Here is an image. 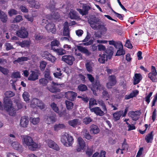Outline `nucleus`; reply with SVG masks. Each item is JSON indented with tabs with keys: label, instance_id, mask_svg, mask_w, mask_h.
<instances>
[{
	"label": "nucleus",
	"instance_id": "f257e3e1",
	"mask_svg": "<svg viewBox=\"0 0 157 157\" xmlns=\"http://www.w3.org/2000/svg\"><path fill=\"white\" fill-rule=\"evenodd\" d=\"M56 3L54 0L51 1L46 6L48 9H49L52 12L51 15H42L43 19L42 20V25H44L45 24L48 22V20H53L57 19L59 18L60 16L57 12H56V9H55Z\"/></svg>",
	"mask_w": 157,
	"mask_h": 157
},
{
	"label": "nucleus",
	"instance_id": "f03ea898",
	"mask_svg": "<svg viewBox=\"0 0 157 157\" xmlns=\"http://www.w3.org/2000/svg\"><path fill=\"white\" fill-rule=\"evenodd\" d=\"M4 94L6 96L4 99V105L5 109L9 113L10 116H13L16 113L15 109L12 106V102L9 98L13 96L15 94L10 91L6 92Z\"/></svg>",
	"mask_w": 157,
	"mask_h": 157
},
{
	"label": "nucleus",
	"instance_id": "7ed1b4c3",
	"mask_svg": "<svg viewBox=\"0 0 157 157\" xmlns=\"http://www.w3.org/2000/svg\"><path fill=\"white\" fill-rule=\"evenodd\" d=\"M88 21L90 27L94 29L100 30L102 32H105L107 30L105 25L100 19L94 17L90 18Z\"/></svg>",
	"mask_w": 157,
	"mask_h": 157
},
{
	"label": "nucleus",
	"instance_id": "20e7f679",
	"mask_svg": "<svg viewBox=\"0 0 157 157\" xmlns=\"http://www.w3.org/2000/svg\"><path fill=\"white\" fill-rule=\"evenodd\" d=\"M23 144L28 146L29 149L36 150L39 147V145L33 141L32 138L28 135L23 136L22 140Z\"/></svg>",
	"mask_w": 157,
	"mask_h": 157
},
{
	"label": "nucleus",
	"instance_id": "39448f33",
	"mask_svg": "<svg viewBox=\"0 0 157 157\" xmlns=\"http://www.w3.org/2000/svg\"><path fill=\"white\" fill-rule=\"evenodd\" d=\"M30 106L33 108H37L38 107L41 109L45 107V105L42 101L36 98H33L32 99Z\"/></svg>",
	"mask_w": 157,
	"mask_h": 157
},
{
	"label": "nucleus",
	"instance_id": "423d86ee",
	"mask_svg": "<svg viewBox=\"0 0 157 157\" xmlns=\"http://www.w3.org/2000/svg\"><path fill=\"white\" fill-rule=\"evenodd\" d=\"M16 34L18 37L22 38H27L28 36V32L24 27H21L16 32Z\"/></svg>",
	"mask_w": 157,
	"mask_h": 157
},
{
	"label": "nucleus",
	"instance_id": "0eeeda50",
	"mask_svg": "<svg viewBox=\"0 0 157 157\" xmlns=\"http://www.w3.org/2000/svg\"><path fill=\"white\" fill-rule=\"evenodd\" d=\"M157 72L156 71L155 68L153 66L151 67V72L148 74V77L153 82H157L156 75Z\"/></svg>",
	"mask_w": 157,
	"mask_h": 157
},
{
	"label": "nucleus",
	"instance_id": "6e6552de",
	"mask_svg": "<svg viewBox=\"0 0 157 157\" xmlns=\"http://www.w3.org/2000/svg\"><path fill=\"white\" fill-rule=\"evenodd\" d=\"M78 145L77 148V151L79 152L83 150L85 147V142L83 139L80 137L78 138Z\"/></svg>",
	"mask_w": 157,
	"mask_h": 157
},
{
	"label": "nucleus",
	"instance_id": "1a4fd4ad",
	"mask_svg": "<svg viewBox=\"0 0 157 157\" xmlns=\"http://www.w3.org/2000/svg\"><path fill=\"white\" fill-rule=\"evenodd\" d=\"M77 94L72 91H68L65 93L64 95L67 99L71 101H74L77 96Z\"/></svg>",
	"mask_w": 157,
	"mask_h": 157
},
{
	"label": "nucleus",
	"instance_id": "9d476101",
	"mask_svg": "<svg viewBox=\"0 0 157 157\" xmlns=\"http://www.w3.org/2000/svg\"><path fill=\"white\" fill-rule=\"evenodd\" d=\"M140 113H141L140 111L137 110L135 111H130L128 114V116L131 117L133 120L136 121L139 119V116Z\"/></svg>",
	"mask_w": 157,
	"mask_h": 157
},
{
	"label": "nucleus",
	"instance_id": "9b49d317",
	"mask_svg": "<svg viewBox=\"0 0 157 157\" xmlns=\"http://www.w3.org/2000/svg\"><path fill=\"white\" fill-rule=\"evenodd\" d=\"M109 82L107 83V87L108 88H111L114 86L116 83V77L114 75H110L108 77Z\"/></svg>",
	"mask_w": 157,
	"mask_h": 157
},
{
	"label": "nucleus",
	"instance_id": "f8f14e48",
	"mask_svg": "<svg viewBox=\"0 0 157 157\" xmlns=\"http://www.w3.org/2000/svg\"><path fill=\"white\" fill-rule=\"evenodd\" d=\"M62 60L68 64L71 65L72 64L75 59L72 56H64L62 57Z\"/></svg>",
	"mask_w": 157,
	"mask_h": 157
},
{
	"label": "nucleus",
	"instance_id": "ddd939ff",
	"mask_svg": "<svg viewBox=\"0 0 157 157\" xmlns=\"http://www.w3.org/2000/svg\"><path fill=\"white\" fill-rule=\"evenodd\" d=\"M90 111L91 112L94 113L97 116H103L105 114V113L103 110H102L101 109L98 107H96L90 109Z\"/></svg>",
	"mask_w": 157,
	"mask_h": 157
},
{
	"label": "nucleus",
	"instance_id": "4468645a",
	"mask_svg": "<svg viewBox=\"0 0 157 157\" xmlns=\"http://www.w3.org/2000/svg\"><path fill=\"white\" fill-rule=\"evenodd\" d=\"M28 117L26 116L22 117L20 121V126L23 128L27 127L29 124Z\"/></svg>",
	"mask_w": 157,
	"mask_h": 157
},
{
	"label": "nucleus",
	"instance_id": "2eb2a0df",
	"mask_svg": "<svg viewBox=\"0 0 157 157\" xmlns=\"http://www.w3.org/2000/svg\"><path fill=\"white\" fill-rule=\"evenodd\" d=\"M46 142L49 147L57 151L59 150V146L53 141L51 140H48Z\"/></svg>",
	"mask_w": 157,
	"mask_h": 157
},
{
	"label": "nucleus",
	"instance_id": "dca6fc26",
	"mask_svg": "<svg viewBox=\"0 0 157 157\" xmlns=\"http://www.w3.org/2000/svg\"><path fill=\"white\" fill-rule=\"evenodd\" d=\"M45 28L48 32H51L54 34L56 33V29L55 27V25L53 23L51 22L48 23L46 25Z\"/></svg>",
	"mask_w": 157,
	"mask_h": 157
},
{
	"label": "nucleus",
	"instance_id": "f3484780",
	"mask_svg": "<svg viewBox=\"0 0 157 157\" xmlns=\"http://www.w3.org/2000/svg\"><path fill=\"white\" fill-rule=\"evenodd\" d=\"M52 85H53V86H52L50 87H47L48 89L52 93H55L60 91V90L59 89L57 88L56 87L54 86L56 85H59V84L58 83H56L52 81Z\"/></svg>",
	"mask_w": 157,
	"mask_h": 157
},
{
	"label": "nucleus",
	"instance_id": "a211bd4d",
	"mask_svg": "<svg viewBox=\"0 0 157 157\" xmlns=\"http://www.w3.org/2000/svg\"><path fill=\"white\" fill-rule=\"evenodd\" d=\"M63 35L64 36L70 37L68 23L67 22H66L63 25Z\"/></svg>",
	"mask_w": 157,
	"mask_h": 157
},
{
	"label": "nucleus",
	"instance_id": "6ab92c4d",
	"mask_svg": "<svg viewBox=\"0 0 157 157\" xmlns=\"http://www.w3.org/2000/svg\"><path fill=\"white\" fill-rule=\"evenodd\" d=\"M31 74L30 75L28 79L29 80L35 81L38 79V75L36 72L32 71H31Z\"/></svg>",
	"mask_w": 157,
	"mask_h": 157
},
{
	"label": "nucleus",
	"instance_id": "aec40b11",
	"mask_svg": "<svg viewBox=\"0 0 157 157\" xmlns=\"http://www.w3.org/2000/svg\"><path fill=\"white\" fill-rule=\"evenodd\" d=\"M90 8V7L88 6H83V10L80 9H77V10L81 14L84 15L87 14L88 11Z\"/></svg>",
	"mask_w": 157,
	"mask_h": 157
},
{
	"label": "nucleus",
	"instance_id": "412c9836",
	"mask_svg": "<svg viewBox=\"0 0 157 157\" xmlns=\"http://www.w3.org/2000/svg\"><path fill=\"white\" fill-rule=\"evenodd\" d=\"M134 81L133 84L136 85L138 84L142 79V76L140 73H136L133 77Z\"/></svg>",
	"mask_w": 157,
	"mask_h": 157
},
{
	"label": "nucleus",
	"instance_id": "4be33fe9",
	"mask_svg": "<svg viewBox=\"0 0 157 157\" xmlns=\"http://www.w3.org/2000/svg\"><path fill=\"white\" fill-rule=\"evenodd\" d=\"M56 119V117L55 115H52L48 116L46 120V122L48 124H51L55 122Z\"/></svg>",
	"mask_w": 157,
	"mask_h": 157
},
{
	"label": "nucleus",
	"instance_id": "5701e85b",
	"mask_svg": "<svg viewBox=\"0 0 157 157\" xmlns=\"http://www.w3.org/2000/svg\"><path fill=\"white\" fill-rule=\"evenodd\" d=\"M90 132L91 134H97L99 132V129L98 126L94 125L92 124L90 127Z\"/></svg>",
	"mask_w": 157,
	"mask_h": 157
},
{
	"label": "nucleus",
	"instance_id": "b1692460",
	"mask_svg": "<svg viewBox=\"0 0 157 157\" xmlns=\"http://www.w3.org/2000/svg\"><path fill=\"white\" fill-rule=\"evenodd\" d=\"M68 123L70 125L73 127H75L77 125H80L81 122L78 119H75L69 121Z\"/></svg>",
	"mask_w": 157,
	"mask_h": 157
},
{
	"label": "nucleus",
	"instance_id": "393cba45",
	"mask_svg": "<svg viewBox=\"0 0 157 157\" xmlns=\"http://www.w3.org/2000/svg\"><path fill=\"white\" fill-rule=\"evenodd\" d=\"M77 48L78 50L87 56H89L91 54L86 48L83 46H77Z\"/></svg>",
	"mask_w": 157,
	"mask_h": 157
},
{
	"label": "nucleus",
	"instance_id": "a878e982",
	"mask_svg": "<svg viewBox=\"0 0 157 157\" xmlns=\"http://www.w3.org/2000/svg\"><path fill=\"white\" fill-rule=\"evenodd\" d=\"M69 17L72 19H77L78 18L77 13L73 10H70Z\"/></svg>",
	"mask_w": 157,
	"mask_h": 157
},
{
	"label": "nucleus",
	"instance_id": "bb28decb",
	"mask_svg": "<svg viewBox=\"0 0 157 157\" xmlns=\"http://www.w3.org/2000/svg\"><path fill=\"white\" fill-rule=\"evenodd\" d=\"M81 134L83 137L87 140H89L92 139V136L86 129H84L81 132Z\"/></svg>",
	"mask_w": 157,
	"mask_h": 157
},
{
	"label": "nucleus",
	"instance_id": "cd10ccee",
	"mask_svg": "<svg viewBox=\"0 0 157 157\" xmlns=\"http://www.w3.org/2000/svg\"><path fill=\"white\" fill-rule=\"evenodd\" d=\"M68 134L66 132L63 135L61 139V141L63 144L65 146L68 145V142H67Z\"/></svg>",
	"mask_w": 157,
	"mask_h": 157
},
{
	"label": "nucleus",
	"instance_id": "c85d7f7f",
	"mask_svg": "<svg viewBox=\"0 0 157 157\" xmlns=\"http://www.w3.org/2000/svg\"><path fill=\"white\" fill-rule=\"evenodd\" d=\"M19 46L21 47H29L30 45V41L28 40H24L22 42H18L17 43Z\"/></svg>",
	"mask_w": 157,
	"mask_h": 157
},
{
	"label": "nucleus",
	"instance_id": "c756f323",
	"mask_svg": "<svg viewBox=\"0 0 157 157\" xmlns=\"http://www.w3.org/2000/svg\"><path fill=\"white\" fill-rule=\"evenodd\" d=\"M122 112L120 111L116 112L113 114L114 119L115 121H117L120 119L121 117H122Z\"/></svg>",
	"mask_w": 157,
	"mask_h": 157
},
{
	"label": "nucleus",
	"instance_id": "7c9ffc66",
	"mask_svg": "<svg viewBox=\"0 0 157 157\" xmlns=\"http://www.w3.org/2000/svg\"><path fill=\"white\" fill-rule=\"evenodd\" d=\"M97 101L94 98H90L89 100V108L90 109V111L91 109L93 108L92 107L94 105H97Z\"/></svg>",
	"mask_w": 157,
	"mask_h": 157
},
{
	"label": "nucleus",
	"instance_id": "2f4dec72",
	"mask_svg": "<svg viewBox=\"0 0 157 157\" xmlns=\"http://www.w3.org/2000/svg\"><path fill=\"white\" fill-rule=\"evenodd\" d=\"M29 120L30 122L33 125L38 124L40 121V119L39 117H30Z\"/></svg>",
	"mask_w": 157,
	"mask_h": 157
},
{
	"label": "nucleus",
	"instance_id": "473e14b6",
	"mask_svg": "<svg viewBox=\"0 0 157 157\" xmlns=\"http://www.w3.org/2000/svg\"><path fill=\"white\" fill-rule=\"evenodd\" d=\"M98 103L101 107L103 110L105 112V113L107 112V109L105 104L102 100H98L97 101Z\"/></svg>",
	"mask_w": 157,
	"mask_h": 157
},
{
	"label": "nucleus",
	"instance_id": "72a5a7b5",
	"mask_svg": "<svg viewBox=\"0 0 157 157\" xmlns=\"http://www.w3.org/2000/svg\"><path fill=\"white\" fill-rule=\"evenodd\" d=\"M145 139L146 142L147 143L151 142L153 139L152 132H151L147 135H146Z\"/></svg>",
	"mask_w": 157,
	"mask_h": 157
},
{
	"label": "nucleus",
	"instance_id": "f704fd0d",
	"mask_svg": "<svg viewBox=\"0 0 157 157\" xmlns=\"http://www.w3.org/2000/svg\"><path fill=\"white\" fill-rule=\"evenodd\" d=\"M22 97L25 101L26 102H29L30 100V95L27 92H24L22 94Z\"/></svg>",
	"mask_w": 157,
	"mask_h": 157
},
{
	"label": "nucleus",
	"instance_id": "c9c22d12",
	"mask_svg": "<svg viewBox=\"0 0 157 157\" xmlns=\"http://www.w3.org/2000/svg\"><path fill=\"white\" fill-rule=\"evenodd\" d=\"M11 145L13 148L17 150H19L20 148L21 147V145H20L19 143L17 142L12 143Z\"/></svg>",
	"mask_w": 157,
	"mask_h": 157
},
{
	"label": "nucleus",
	"instance_id": "e433bc0d",
	"mask_svg": "<svg viewBox=\"0 0 157 157\" xmlns=\"http://www.w3.org/2000/svg\"><path fill=\"white\" fill-rule=\"evenodd\" d=\"M99 56H100V57L98 59V61L101 63H104L105 60H107V59L106 55L104 54L101 56L100 54Z\"/></svg>",
	"mask_w": 157,
	"mask_h": 157
},
{
	"label": "nucleus",
	"instance_id": "4c0bfd02",
	"mask_svg": "<svg viewBox=\"0 0 157 157\" xmlns=\"http://www.w3.org/2000/svg\"><path fill=\"white\" fill-rule=\"evenodd\" d=\"M65 126L63 124H56L54 126V129L55 131H58L61 129L65 128Z\"/></svg>",
	"mask_w": 157,
	"mask_h": 157
},
{
	"label": "nucleus",
	"instance_id": "58836bf2",
	"mask_svg": "<svg viewBox=\"0 0 157 157\" xmlns=\"http://www.w3.org/2000/svg\"><path fill=\"white\" fill-rule=\"evenodd\" d=\"M29 59L27 57H22L18 58L17 59L14 61V63H15V62H17L20 63L23 62L27 61Z\"/></svg>",
	"mask_w": 157,
	"mask_h": 157
},
{
	"label": "nucleus",
	"instance_id": "ea45409f",
	"mask_svg": "<svg viewBox=\"0 0 157 157\" xmlns=\"http://www.w3.org/2000/svg\"><path fill=\"white\" fill-rule=\"evenodd\" d=\"M65 103L67 109L71 110L73 108L74 105L72 102L67 100L66 101Z\"/></svg>",
	"mask_w": 157,
	"mask_h": 157
},
{
	"label": "nucleus",
	"instance_id": "a19ab883",
	"mask_svg": "<svg viewBox=\"0 0 157 157\" xmlns=\"http://www.w3.org/2000/svg\"><path fill=\"white\" fill-rule=\"evenodd\" d=\"M53 50L56 52L59 55H62L66 53V51L63 48L56 49L54 48Z\"/></svg>",
	"mask_w": 157,
	"mask_h": 157
},
{
	"label": "nucleus",
	"instance_id": "79ce46f5",
	"mask_svg": "<svg viewBox=\"0 0 157 157\" xmlns=\"http://www.w3.org/2000/svg\"><path fill=\"white\" fill-rule=\"evenodd\" d=\"M50 106L52 109L56 113H58L59 109L57 105L54 102L51 103Z\"/></svg>",
	"mask_w": 157,
	"mask_h": 157
},
{
	"label": "nucleus",
	"instance_id": "37998d69",
	"mask_svg": "<svg viewBox=\"0 0 157 157\" xmlns=\"http://www.w3.org/2000/svg\"><path fill=\"white\" fill-rule=\"evenodd\" d=\"M59 42L58 40H54L51 42V46L52 49L53 50H54V48H54V47L55 46L58 47L59 46Z\"/></svg>",
	"mask_w": 157,
	"mask_h": 157
},
{
	"label": "nucleus",
	"instance_id": "c03bdc74",
	"mask_svg": "<svg viewBox=\"0 0 157 157\" xmlns=\"http://www.w3.org/2000/svg\"><path fill=\"white\" fill-rule=\"evenodd\" d=\"M85 65L87 71L89 72H91L92 71V63L89 61H87Z\"/></svg>",
	"mask_w": 157,
	"mask_h": 157
},
{
	"label": "nucleus",
	"instance_id": "a18cd8bd",
	"mask_svg": "<svg viewBox=\"0 0 157 157\" xmlns=\"http://www.w3.org/2000/svg\"><path fill=\"white\" fill-rule=\"evenodd\" d=\"M67 142H68V145L67 146H70L73 142V137L68 134Z\"/></svg>",
	"mask_w": 157,
	"mask_h": 157
},
{
	"label": "nucleus",
	"instance_id": "49530a36",
	"mask_svg": "<svg viewBox=\"0 0 157 157\" xmlns=\"http://www.w3.org/2000/svg\"><path fill=\"white\" fill-rule=\"evenodd\" d=\"M39 82L40 84L43 86H46L48 82V81L44 78L40 79Z\"/></svg>",
	"mask_w": 157,
	"mask_h": 157
},
{
	"label": "nucleus",
	"instance_id": "de8ad7c7",
	"mask_svg": "<svg viewBox=\"0 0 157 157\" xmlns=\"http://www.w3.org/2000/svg\"><path fill=\"white\" fill-rule=\"evenodd\" d=\"M0 19L3 22H6L7 21V16L3 12L2 13V15L0 16Z\"/></svg>",
	"mask_w": 157,
	"mask_h": 157
},
{
	"label": "nucleus",
	"instance_id": "09e8293b",
	"mask_svg": "<svg viewBox=\"0 0 157 157\" xmlns=\"http://www.w3.org/2000/svg\"><path fill=\"white\" fill-rule=\"evenodd\" d=\"M50 70L46 69L44 72V76L46 78H48L49 80H51V78L50 76Z\"/></svg>",
	"mask_w": 157,
	"mask_h": 157
},
{
	"label": "nucleus",
	"instance_id": "8fccbe9b",
	"mask_svg": "<svg viewBox=\"0 0 157 157\" xmlns=\"http://www.w3.org/2000/svg\"><path fill=\"white\" fill-rule=\"evenodd\" d=\"M47 63L44 61H41L40 62V70L43 71L47 65Z\"/></svg>",
	"mask_w": 157,
	"mask_h": 157
},
{
	"label": "nucleus",
	"instance_id": "3c124183",
	"mask_svg": "<svg viewBox=\"0 0 157 157\" xmlns=\"http://www.w3.org/2000/svg\"><path fill=\"white\" fill-rule=\"evenodd\" d=\"M23 20L22 17L20 15L17 16L14 18L13 20V22L18 23Z\"/></svg>",
	"mask_w": 157,
	"mask_h": 157
},
{
	"label": "nucleus",
	"instance_id": "603ef678",
	"mask_svg": "<svg viewBox=\"0 0 157 157\" xmlns=\"http://www.w3.org/2000/svg\"><path fill=\"white\" fill-rule=\"evenodd\" d=\"M125 51L123 50V48H119L117 52L116 55L117 56H120L124 55L125 54Z\"/></svg>",
	"mask_w": 157,
	"mask_h": 157
},
{
	"label": "nucleus",
	"instance_id": "864d4df0",
	"mask_svg": "<svg viewBox=\"0 0 157 157\" xmlns=\"http://www.w3.org/2000/svg\"><path fill=\"white\" fill-rule=\"evenodd\" d=\"M92 121V119L90 117H86L84 118L83 120V122L86 124H89Z\"/></svg>",
	"mask_w": 157,
	"mask_h": 157
},
{
	"label": "nucleus",
	"instance_id": "5fc2aeb1",
	"mask_svg": "<svg viewBox=\"0 0 157 157\" xmlns=\"http://www.w3.org/2000/svg\"><path fill=\"white\" fill-rule=\"evenodd\" d=\"M78 90L81 91H85L87 89V87L85 85L80 84L78 86Z\"/></svg>",
	"mask_w": 157,
	"mask_h": 157
},
{
	"label": "nucleus",
	"instance_id": "6e6d98bb",
	"mask_svg": "<svg viewBox=\"0 0 157 157\" xmlns=\"http://www.w3.org/2000/svg\"><path fill=\"white\" fill-rule=\"evenodd\" d=\"M152 94V92H150L144 98L145 101L147 104H148L150 102V98Z\"/></svg>",
	"mask_w": 157,
	"mask_h": 157
},
{
	"label": "nucleus",
	"instance_id": "4d7b16f0",
	"mask_svg": "<svg viewBox=\"0 0 157 157\" xmlns=\"http://www.w3.org/2000/svg\"><path fill=\"white\" fill-rule=\"evenodd\" d=\"M17 11L14 9L10 10L8 12L9 16H12L13 15L17 14Z\"/></svg>",
	"mask_w": 157,
	"mask_h": 157
},
{
	"label": "nucleus",
	"instance_id": "13d9d810",
	"mask_svg": "<svg viewBox=\"0 0 157 157\" xmlns=\"http://www.w3.org/2000/svg\"><path fill=\"white\" fill-rule=\"evenodd\" d=\"M0 71L4 75H6L9 73V71L7 69L4 68L0 66Z\"/></svg>",
	"mask_w": 157,
	"mask_h": 157
},
{
	"label": "nucleus",
	"instance_id": "bf43d9fd",
	"mask_svg": "<svg viewBox=\"0 0 157 157\" xmlns=\"http://www.w3.org/2000/svg\"><path fill=\"white\" fill-rule=\"evenodd\" d=\"M113 46L116 48H123V45L121 42H116Z\"/></svg>",
	"mask_w": 157,
	"mask_h": 157
},
{
	"label": "nucleus",
	"instance_id": "052dcab7",
	"mask_svg": "<svg viewBox=\"0 0 157 157\" xmlns=\"http://www.w3.org/2000/svg\"><path fill=\"white\" fill-rule=\"evenodd\" d=\"M128 145L127 144L126 139H124V142L122 144V150H124V149L128 148Z\"/></svg>",
	"mask_w": 157,
	"mask_h": 157
},
{
	"label": "nucleus",
	"instance_id": "680f3d73",
	"mask_svg": "<svg viewBox=\"0 0 157 157\" xmlns=\"http://www.w3.org/2000/svg\"><path fill=\"white\" fill-rule=\"evenodd\" d=\"M157 101V93L154 96L153 99L151 102V107L155 106V103Z\"/></svg>",
	"mask_w": 157,
	"mask_h": 157
},
{
	"label": "nucleus",
	"instance_id": "e2e57ef3",
	"mask_svg": "<svg viewBox=\"0 0 157 157\" xmlns=\"http://www.w3.org/2000/svg\"><path fill=\"white\" fill-rule=\"evenodd\" d=\"M6 49L7 51H9L13 48V46L9 43H6L5 44Z\"/></svg>",
	"mask_w": 157,
	"mask_h": 157
},
{
	"label": "nucleus",
	"instance_id": "0e129e2a",
	"mask_svg": "<svg viewBox=\"0 0 157 157\" xmlns=\"http://www.w3.org/2000/svg\"><path fill=\"white\" fill-rule=\"evenodd\" d=\"M12 77L13 78H19L20 77V74L18 72H13L12 74Z\"/></svg>",
	"mask_w": 157,
	"mask_h": 157
},
{
	"label": "nucleus",
	"instance_id": "69168bd1",
	"mask_svg": "<svg viewBox=\"0 0 157 157\" xmlns=\"http://www.w3.org/2000/svg\"><path fill=\"white\" fill-rule=\"evenodd\" d=\"M20 9L23 13H27L28 11V9L25 6H21L20 7Z\"/></svg>",
	"mask_w": 157,
	"mask_h": 157
},
{
	"label": "nucleus",
	"instance_id": "338daca9",
	"mask_svg": "<svg viewBox=\"0 0 157 157\" xmlns=\"http://www.w3.org/2000/svg\"><path fill=\"white\" fill-rule=\"evenodd\" d=\"M75 33L78 36L80 37L82 36V35L83 34V31L82 30L78 29L76 30Z\"/></svg>",
	"mask_w": 157,
	"mask_h": 157
},
{
	"label": "nucleus",
	"instance_id": "774afa93",
	"mask_svg": "<svg viewBox=\"0 0 157 157\" xmlns=\"http://www.w3.org/2000/svg\"><path fill=\"white\" fill-rule=\"evenodd\" d=\"M34 37L36 40H40L42 39L43 36L40 34L36 33Z\"/></svg>",
	"mask_w": 157,
	"mask_h": 157
}]
</instances>
